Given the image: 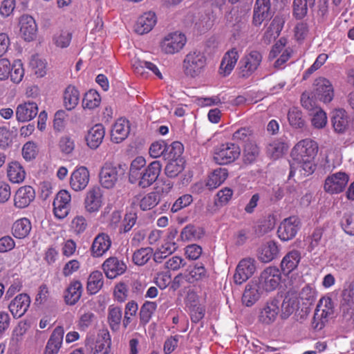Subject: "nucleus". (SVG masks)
I'll return each instance as SVG.
<instances>
[{"mask_svg": "<svg viewBox=\"0 0 354 354\" xmlns=\"http://www.w3.org/2000/svg\"><path fill=\"white\" fill-rule=\"evenodd\" d=\"M281 279V274L279 269L270 266L261 273L258 284L263 292H271L279 286Z\"/></svg>", "mask_w": 354, "mask_h": 354, "instance_id": "0eeeda50", "label": "nucleus"}, {"mask_svg": "<svg viewBox=\"0 0 354 354\" xmlns=\"http://www.w3.org/2000/svg\"><path fill=\"white\" fill-rule=\"evenodd\" d=\"M64 335V328L56 327L46 343L44 354H57L62 345Z\"/></svg>", "mask_w": 354, "mask_h": 354, "instance_id": "5701e85b", "label": "nucleus"}, {"mask_svg": "<svg viewBox=\"0 0 354 354\" xmlns=\"http://www.w3.org/2000/svg\"><path fill=\"white\" fill-rule=\"evenodd\" d=\"M188 283H192L199 280H203L208 277L207 272L202 263H197L194 266H190L186 271Z\"/></svg>", "mask_w": 354, "mask_h": 354, "instance_id": "58836bf2", "label": "nucleus"}, {"mask_svg": "<svg viewBox=\"0 0 354 354\" xmlns=\"http://www.w3.org/2000/svg\"><path fill=\"white\" fill-rule=\"evenodd\" d=\"M72 39V33L67 30H62L54 34L53 44L58 48H64L69 46Z\"/></svg>", "mask_w": 354, "mask_h": 354, "instance_id": "864d4df0", "label": "nucleus"}, {"mask_svg": "<svg viewBox=\"0 0 354 354\" xmlns=\"http://www.w3.org/2000/svg\"><path fill=\"white\" fill-rule=\"evenodd\" d=\"M280 301L274 298L269 300L261 309L259 321L263 324H271L274 322L279 313Z\"/></svg>", "mask_w": 354, "mask_h": 354, "instance_id": "ddd939ff", "label": "nucleus"}, {"mask_svg": "<svg viewBox=\"0 0 354 354\" xmlns=\"http://www.w3.org/2000/svg\"><path fill=\"white\" fill-rule=\"evenodd\" d=\"M239 57L238 50L232 48L223 56L220 67L219 73L225 77L231 73Z\"/></svg>", "mask_w": 354, "mask_h": 354, "instance_id": "bb28decb", "label": "nucleus"}, {"mask_svg": "<svg viewBox=\"0 0 354 354\" xmlns=\"http://www.w3.org/2000/svg\"><path fill=\"white\" fill-rule=\"evenodd\" d=\"M262 60L261 54L252 50L240 61V73L244 77L250 76L259 67Z\"/></svg>", "mask_w": 354, "mask_h": 354, "instance_id": "9d476101", "label": "nucleus"}, {"mask_svg": "<svg viewBox=\"0 0 354 354\" xmlns=\"http://www.w3.org/2000/svg\"><path fill=\"white\" fill-rule=\"evenodd\" d=\"M300 227L301 221L298 217L286 218L283 220L278 227V236L283 241H290L297 235Z\"/></svg>", "mask_w": 354, "mask_h": 354, "instance_id": "6e6552de", "label": "nucleus"}, {"mask_svg": "<svg viewBox=\"0 0 354 354\" xmlns=\"http://www.w3.org/2000/svg\"><path fill=\"white\" fill-rule=\"evenodd\" d=\"M82 285L78 280L72 281L64 291V301L68 305H75L80 299Z\"/></svg>", "mask_w": 354, "mask_h": 354, "instance_id": "c756f323", "label": "nucleus"}, {"mask_svg": "<svg viewBox=\"0 0 354 354\" xmlns=\"http://www.w3.org/2000/svg\"><path fill=\"white\" fill-rule=\"evenodd\" d=\"M130 131L129 121L124 118L118 119L113 124L111 137L113 142L120 143L127 138Z\"/></svg>", "mask_w": 354, "mask_h": 354, "instance_id": "393cba45", "label": "nucleus"}, {"mask_svg": "<svg viewBox=\"0 0 354 354\" xmlns=\"http://www.w3.org/2000/svg\"><path fill=\"white\" fill-rule=\"evenodd\" d=\"M100 94L95 90H89L83 97L82 107L84 109H94L100 105Z\"/></svg>", "mask_w": 354, "mask_h": 354, "instance_id": "37998d69", "label": "nucleus"}, {"mask_svg": "<svg viewBox=\"0 0 354 354\" xmlns=\"http://www.w3.org/2000/svg\"><path fill=\"white\" fill-rule=\"evenodd\" d=\"M288 120L291 127L295 129H302L305 126V120L302 113L296 107L290 109L288 113Z\"/></svg>", "mask_w": 354, "mask_h": 354, "instance_id": "603ef678", "label": "nucleus"}, {"mask_svg": "<svg viewBox=\"0 0 354 354\" xmlns=\"http://www.w3.org/2000/svg\"><path fill=\"white\" fill-rule=\"evenodd\" d=\"M32 229V225L27 218H21L17 220L12 226V235L17 239L27 237Z\"/></svg>", "mask_w": 354, "mask_h": 354, "instance_id": "f704fd0d", "label": "nucleus"}, {"mask_svg": "<svg viewBox=\"0 0 354 354\" xmlns=\"http://www.w3.org/2000/svg\"><path fill=\"white\" fill-rule=\"evenodd\" d=\"M102 192L99 187L88 191L85 198V207L89 212H97L102 206Z\"/></svg>", "mask_w": 354, "mask_h": 354, "instance_id": "2f4dec72", "label": "nucleus"}, {"mask_svg": "<svg viewBox=\"0 0 354 354\" xmlns=\"http://www.w3.org/2000/svg\"><path fill=\"white\" fill-rule=\"evenodd\" d=\"M241 153L239 147L234 143H223L214 149V160L218 165H227L236 160Z\"/></svg>", "mask_w": 354, "mask_h": 354, "instance_id": "39448f33", "label": "nucleus"}, {"mask_svg": "<svg viewBox=\"0 0 354 354\" xmlns=\"http://www.w3.org/2000/svg\"><path fill=\"white\" fill-rule=\"evenodd\" d=\"M137 218V213L135 211L132 209L127 211L119 226V232L122 234L129 232L135 225Z\"/></svg>", "mask_w": 354, "mask_h": 354, "instance_id": "09e8293b", "label": "nucleus"}, {"mask_svg": "<svg viewBox=\"0 0 354 354\" xmlns=\"http://www.w3.org/2000/svg\"><path fill=\"white\" fill-rule=\"evenodd\" d=\"M341 310L343 317L348 321H351L354 310V292L352 289H345L342 291Z\"/></svg>", "mask_w": 354, "mask_h": 354, "instance_id": "7c9ffc66", "label": "nucleus"}, {"mask_svg": "<svg viewBox=\"0 0 354 354\" xmlns=\"http://www.w3.org/2000/svg\"><path fill=\"white\" fill-rule=\"evenodd\" d=\"M30 65L37 76L43 77L45 75L46 68V63L45 60L39 58L37 55H34L30 61Z\"/></svg>", "mask_w": 354, "mask_h": 354, "instance_id": "338daca9", "label": "nucleus"}, {"mask_svg": "<svg viewBox=\"0 0 354 354\" xmlns=\"http://www.w3.org/2000/svg\"><path fill=\"white\" fill-rule=\"evenodd\" d=\"M111 239L106 233H100L94 239L91 252L93 257H100L104 254L111 246Z\"/></svg>", "mask_w": 354, "mask_h": 354, "instance_id": "412c9836", "label": "nucleus"}, {"mask_svg": "<svg viewBox=\"0 0 354 354\" xmlns=\"http://www.w3.org/2000/svg\"><path fill=\"white\" fill-rule=\"evenodd\" d=\"M187 42L185 35L178 31L167 34L160 43V48L165 54L173 55L178 53Z\"/></svg>", "mask_w": 354, "mask_h": 354, "instance_id": "423d86ee", "label": "nucleus"}, {"mask_svg": "<svg viewBox=\"0 0 354 354\" xmlns=\"http://www.w3.org/2000/svg\"><path fill=\"white\" fill-rule=\"evenodd\" d=\"M298 302L295 297L286 296L281 305V317L283 319H288L297 308Z\"/></svg>", "mask_w": 354, "mask_h": 354, "instance_id": "a18cd8bd", "label": "nucleus"}, {"mask_svg": "<svg viewBox=\"0 0 354 354\" xmlns=\"http://www.w3.org/2000/svg\"><path fill=\"white\" fill-rule=\"evenodd\" d=\"M124 174L121 165L106 162L100 172V183L106 189L113 188Z\"/></svg>", "mask_w": 354, "mask_h": 354, "instance_id": "20e7f679", "label": "nucleus"}, {"mask_svg": "<svg viewBox=\"0 0 354 354\" xmlns=\"http://www.w3.org/2000/svg\"><path fill=\"white\" fill-rule=\"evenodd\" d=\"M314 95L325 103L330 102L333 98V88L329 80L319 77L315 82Z\"/></svg>", "mask_w": 354, "mask_h": 354, "instance_id": "2eb2a0df", "label": "nucleus"}, {"mask_svg": "<svg viewBox=\"0 0 354 354\" xmlns=\"http://www.w3.org/2000/svg\"><path fill=\"white\" fill-rule=\"evenodd\" d=\"M89 171L85 167H80L73 171L70 178L71 188L76 191L84 189L89 182Z\"/></svg>", "mask_w": 354, "mask_h": 354, "instance_id": "6ab92c4d", "label": "nucleus"}, {"mask_svg": "<svg viewBox=\"0 0 354 354\" xmlns=\"http://www.w3.org/2000/svg\"><path fill=\"white\" fill-rule=\"evenodd\" d=\"M349 180L348 174L344 172H337L328 176L324 183V190L330 194L342 192Z\"/></svg>", "mask_w": 354, "mask_h": 354, "instance_id": "f8f14e48", "label": "nucleus"}, {"mask_svg": "<svg viewBox=\"0 0 354 354\" xmlns=\"http://www.w3.org/2000/svg\"><path fill=\"white\" fill-rule=\"evenodd\" d=\"M184 150L183 145L180 142H173L170 145H167V151L165 159L181 160L179 158Z\"/></svg>", "mask_w": 354, "mask_h": 354, "instance_id": "052dcab7", "label": "nucleus"}, {"mask_svg": "<svg viewBox=\"0 0 354 354\" xmlns=\"http://www.w3.org/2000/svg\"><path fill=\"white\" fill-rule=\"evenodd\" d=\"M281 28L280 21L274 19L264 33L263 37L264 43L270 44L279 35Z\"/></svg>", "mask_w": 354, "mask_h": 354, "instance_id": "de8ad7c7", "label": "nucleus"}, {"mask_svg": "<svg viewBox=\"0 0 354 354\" xmlns=\"http://www.w3.org/2000/svg\"><path fill=\"white\" fill-rule=\"evenodd\" d=\"M157 308V304L154 301H145L140 310V322L147 324L149 322L153 313Z\"/></svg>", "mask_w": 354, "mask_h": 354, "instance_id": "bf43d9fd", "label": "nucleus"}, {"mask_svg": "<svg viewBox=\"0 0 354 354\" xmlns=\"http://www.w3.org/2000/svg\"><path fill=\"white\" fill-rule=\"evenodd\" d=\"M105 135L102 124H97L91 127L86 136L87 145L93 149H97L102 143Z\"/></svg>", "mask_w": 354, "mask_h": 354, "instance_id": "cd10ccee", "label": "nucleus"}, {"mask_svg": "<svg viewBox=\"0 0 354 354\" xmlns=\"http://www.w3.org/2000/svg\"><path fill=\"white\" fill-rule=\"evenodd\" d=\"M323 235V230L321 228H316L313 232L312 234L310 235L306 241L308 242V248L307 250L309 252H313L315 250L317 249L319 246L322 241V237Z\"/></svg>", "mask_w": 354, "mask_h": 354, "instance_id": "e2e57ef3", "label": "nucleus"}, {"mask_svg": "<svg viewBox=\"0 0 354 354\" xmlns=\"http://www.w3.org/2000/svg\"><path fill=\"white\" fill-rule=\"evenodd\" d=\"M162 169V165L158 160L151 162L139 176L137 181L139 186L142 188L151 185L158 178Z\"/></svg>", "mask_w": 354, "mask_h": 354, "instance_id": "9b49d317", "label": "nucleus"}, {"mask_svg": "<svg viewBox=\"0 0 354 354\" xmlns=\"http://www.w3.org/2000/svg\"><path fill=\"white\" fill-rule=\"evenodd\" d=\"M26 173L22 165L17 162H11L7 168V176L9 180L13 183H21L26 178Z\"/></svg>", "mask_w": 354, "mask_h": 354, "instance_id": "72a5a7b5", "label": "nucleus"}, {"mask_svg": "<svg viewBox=\"0 0 354 354\" xmlns=\"http://www.w3.org/2000/svg\"><path fill=\"white\" fill-rule=\"evenodd\" d=\"M301 252L297 250L288 252L282 259L281 268L283 274H288L297 267L301 261Z\"/></svg>", "mask_w": 354, "mask_h": 354, "instance_id": "a878e982", "label": "nucleus"}, {"mask_svg": "<svg viewBox=\"0 0 354 354\" xmlns=\"http://www.w3.org/2000/svg\"><path fill=\"white\" fill-rule=\"evenodd\" d=\"M272 16L270 0H256L254 14L253 24L258 26L265 20L270 19Z\"/></svg>", "mask_w": 354, "mask_h": 354, "instance_id": "dca6fc26", "label": "nucleus"}, {"mask_svg": "<svg viewBox=\"0 0 354 354\" xmlns=\"http://www.w3.org/2000/svg\"><path fill=\"white\" fill-rule=\"evenodd\" d=\"M333 125L335 131L343 133L347 129L348 120L347 113L344 110H336L332 119Z\"/></svg>", "mask_w": 354, "mask_h": 354, "instance_id": "a19ab883", "label": "nucleus"}, {"mask_svg": "<svg viewBox=\"0 0 354 354\" xmlns=\"http://www.w3.org/2000/svg\"><path fill=\"white\" fill-rule=\"evenodd\" d=\"M104 285V277L102 272L95 270L92 272L87 281V290L90 294H95L100 291Z\"/></svg>", "mask_w": 354, "mask_h": 354, "instance_id": "ea45409f", "label": "nucleus"}, {"mask_svg": "<svg viewBox=\"0 0 354 354\" xmlns=\"http://www.w3.org/2000/svg\"><path fill=\"white\" fill-rule=\"evenodd\" d=\"M122 310L119 307H109L108 320L112 330H117L122 319Z\"/></svg>", "mask_w": 354, "mask_h": 354, "instance_id": "13d9d810", "label": "nucleus"}, {"mask_svg": "<svg viewBox=\"0 0 354 354\" xmlns=\"http://www.w3.org/2000/svg\"><path fill=\"white\" fill-rule=\"evenodd\" d=\"M256 270L254 260L245 258L239 261L233 277L234 283L241 285L251 277Z\"/></svg>", "mask_w": 354, "mask_h": 354, "instance_id": "1a4fd4ad", "label": "nucleus"}, {"mask_svg": "<svg viewBox=\"0 0 354 354\" xmlns=\"http://www.w3.org/2000/svg\"><path fill=\"white\" fill-rule=\"evenodd\" d=\"M175 250L174 244L167 243L158 248L153 254V260L156 263H161L162 261L174 252Z\"/></svg>", "mask_w": 354, "mask_h": 354, "instance_id": "0e129e2a", "label": "nucleus"}, {"mask_svg": "<svg viewBox=\"0 0 354 354\" xmlns=\"http://www.w3.org/2000/svg\"><path fill=\"white\" fill-rule=\"evenodd\" d=\"M157 22L155 12L149 11L142 15L137 20L135 25V31L139 35H143L150 32Z\"/></svg>", "mask_w": 354, "mask_h": 354, "instance_id": "b1692460", "label": "nucleus"}, {"mask_svg": "<svg viewBox=\"0 0 354 354\" xmlns=\"http://www.w3.org/2000/svg\"><path fill=\"white\" fill-rule=\"evenodd\" d=\"M9 75L11 81L15 84L20 83L24 76V68L21 60L17 59L13 62Z\"/></svg>", "mask_w": 354, "mask_h": 354, "instance_id": "680f3d73", "label": "nucleus"}, {"mask_svg": "<svg viewBox=\"0 0 354 354\" xmlns=\"http://www.w3.org/2000/svg\"><path fill=\"white\" fill-rule=\"evenodd\" d=\"M87 221L83 216L77 215L75 216L71 223V228L76 234L83 233L87 228Z\"/></svg>", "mask_w": 354, "mask_h": 354, "instance_id": "774afa93", "label": "nucleus"}, {"mask_svg": "<svg viewBox=\"0 0 354 354\" xmlns=\"http://www.w3.org/2000/svg\"><path fill=\"white\" fill-rule=\"evenodd\" d=\"M288 146L286 143L277 140L268 145L267 147L268 155L272 159H278L287 151Z\"/></svg>", "mask_w": 354, "mask_h": 354, "instance_id": "3c124183", "label": "nucleus"}, {"mask_svg": "<svg viewBox=\"0 0 354 354\" xmlns=\"http://www.w3.org/2000/svg\"><path fill=\"white\" fill-rule=\"evenodd\" d=\"M146 160L142 156L136 157L131 163L129 169V181L131 183H136L139 176L142 173V168L145 165Z\"/></svg>", "mask_w": 354, "mask_h": 354, "instance_id": "79ce46f5", "label": "nucleus"}, {"mask_svg": "<svg viewBox=\"0 0 354 354\" xmlns=\"http://www.w3.org/2000/svg\"><path fill=\"white\" fill-rule=\"evenodd\" d=\"M334 306L330 297H322L318 302L312 321V327L317 330L324 328L333 317Z\"/></svg>", "mask_w": 354, "mask_h": 354, "instance_id": "7ed1b4c3", "label": "nucleus"}, {"mask_svg": "<svg viewBox=\"0 0 354 354\" xmlns=\"http://www.w3.org/2000/svg\"><path fill=\"white\" fill-rule=\"evenodd\" d=\"M167 151V144L163 140L156 141L153 142L149 150V153L151 157L156 158L162 156L165 158V155Z\"/></svg>", "mask_w": 354, "mask_h": 354, "instance_id": "69168bd1", "label": "nucleus"}, {"mask_svg": "<svg viewBox=\"0 0 354 354\" xmlns=\"http://www.w3.org/2000/svg\"><path fill=\"white\" fill-rule=\"evenodd\" d=\"M207 59L204 52L198 50L189 51L183 61V71L190 78L200 77L205 71Z\"/></svg>", "mask_w": 354, "mask_h": 354, "instance_id": "f03ea898", "label": "nucleus"}, {"mask_svg": "<svg viewBox=\"0 0 354 354\" xmlns=\"http://www.w3.org/2000/svg\"><path fill=\"white\" fill-rule=\"evenodd\" d=\"M30 304V299L27 294H19L11 301L8 308L14 318H19L26 313Z\"/></svg>", "mask_w": 354, "mask_h": 354, "instance_id": "f3484780", "label": "nucleus"}, {"mask_svg": "<svg viewBox=\"0 0 354 354\" xmlns=\"http://www.w3.org/2000/svg\"><path fill=\"white\" fill-rule=\"evenodd\" d=\"M38 113V106L34 102L19 104L16 109L15 115L18 122H24L32 120Z\"/></svg>", "mask_w": 354, "mask_h": 354, "instance_id": "aec40b11", "label": "nucleus"}, {"mask_svg": "<svg viewBox=\"0 0 354 354\" xmlns=\"http://www.w3.org/2000/svg\"><path fill=\"white\" fill-rule=\"evenodd\" d=\"M35 196V191L32 187H21L15 195V205L19 208H24L33 201Z\"/></svg>", "mask_w": 354, "mask_h": 354, "instance_id": "c85d7f7f", "label": "nucleus"}, {"mask_svg": "<svg viewBox=\"0 0 354 354\" xmlns=\"http://www.w3.org/2000/svg\"><path fill=\"white\" fill-rule=\"evenodd\" d=\"M80 100V92L72 85H68L64 91V105L67 110H72L76 107Z\"/></svg>", "mask_w": 354, "mask_h": 354, "instance_id": "e433bc0d", "label": "nucleus"}, {"mask_svg": "<svg viewBox=\"0 0 354 354\" xmlns=\"http://www.w3.org/2000/svg\"><path fill=\"white\" fill-rule=\"evenodd\" d=\"M318 151L317 142L306 138L298 142L293 147L291 156L293 161L290 164L289 177L294 176L296 172L300 176H309L315 169L314 159Z\"/></svg>", "mask_w": 354, "mask_h": 354, "instance_id": "f257e3e1", "label": "nucleus"}, {"mask_svg": "<svg viewBox=\"0 0 354 354\" xmlns=\"http://www.w3.org/2000/svg\"><path fill=\"white\" fill-rule=\"evenodd\" d=\"M286 40L280 39L272 47L269 53V59H273L277 57V59L274 64L276 68H281L283 65L289 59L291 55V50L285 47Z\"/></svg>", "mask_w": 354, "mask_h": 354, "instance_id": "4468645a", "label": "nucleus"}, {"mask_svg": "<svg viewBox=\"0 0 354 354\" xmlns=\"http://www.w3.org/2000/svg\"><path fill=\"white\" fill-rule=\"evenodd\" d=\"M20 33L26 41H32L37 35V28L35 19L29 15H23L19 20Z\"/></svg>", "mask_w": 354, "mask_h": 354, "instance_id": "4be33fe9", "label": "nucleus"}, {"mask_svg": "<svg viewBox=\"0 0 354 354\" xmlns=\"http://www.w3.org/2000/svg\"><path fill=\"white\" fill-rule=\"evenodd\" d=\"M134 68V71L136 73L143 75L145 73V69H147L151 71L154 75H156L159 79H162V76L159 69L154 64L150 62L146 61H138L135 62L133 64Z\"/></svg>", "mask_w": 354, "mask_h": 354, "instance_id": "49530a36", "label": "nucleus"}, {"mask_svg": "<svg viewBox=\"0 0 354 354\" xmlns=\"http://www.w3.org/2000/svg\"><path fill=\"white\" fill-rule=\"evenodd\" d=\"M153 254L151 248H142L137 250L133 255V261L138 266H143L148 262Z\"/></svg>", "mask_w": 354, "mask_h": 354, "instance_id": "5fc2aeb1", "label": "nucleus"}, {"mask_svg": "<svg viewBox=\"0 0 354 354\" xmlns=\"http://www.w3.org/2000/svg\"><path fill=\"white\" fill-rule=\"evenodd\" d=\"M315 0H294L293 14L299 19H303L307 14L308 6H313Z\"/></svg>", "mask_w": 354, "mask_h": 354, "instance_id": "c03bdc74", "label": "nucleus"}, {"mask_svg": "<svg viewBox=\"0 0 354 354\" xmlns=\"http://www.w3.org/2000/svg\"><path fill=\"white\" fill-rule=\"evenodd\" d=\"M169 162L165 167V174L169 178H174L178 175L183 169V160L169 159Z\"/></svg>", "mask_w": 354, "mask_h": 354, "instance_id": "4d7b16f0", "label": "nucleus"}, {"mask_svg": "<svg viewBox=\"0 0 354 354\" xmlns=\"http://www.w3.org/2000/svg\"><path fill=\"white\" fill-rule=\"evenodd\" d=\"M279 253L277 243L270 241L262 245L259 252V258L262 262L268 263L275 259Z\"/></svg>", "mask_w": 354, "mask_h": 354, "instance_id": "c9c22d12", "label": "nucleus"}, {"mask_svg": "<svg viewBox=\"0 0 354 354\" xmlns=\"http://www.w3.org/2000/svg\"><path fill=\"white\" fill-rule=\"evenodd\" d=\"M259 148L254 142L246 143L243 149V159L246 163L254 162L259 155Z\"/></svg>", "mask_w": 354, "mask_h": 354, "instance_id": "6e6d98bb", "label": "nucleus"}, {"mask_svg": "<svg viewBox=\"0 0 354 354\" xmlns=\"http://www.w3.org/2000/svg\"><path fill=\"white\" fill-rule=\"evenodd\" d=\"M228 173L225 169L218 168L208 176L205 186L212 190L220 186L227 178Z\"/></svg>", "mask_w": 354, "mask_h": 354, "instance_id": "4c0bfd02", "label": "nucleus"}, {"mask_svg": "<svg viewBox=\"0 0 354 354\" xmlns=\"http://www.w3.org/2000/svg\"><path fill=\"white\" fill-rule=\"evenodd\" d=\"M263 292L258 283L252 282L247 284L242 297L243 304L246 306H252L259 300Z\"/></svg>", "mask_w": 354, "mask_h": 354, "instance_id": "473e14b6", "label": "nucleus"}, {"mask_svg": "<svg viewBox=\"0 0 354 354\" xmlns=\"http://www.w3.org/2000/svg\"><path fill=\"white\" fill-rule=\"evenodd\" d=\"M160 201V196L158 192H151L145 195L140 201L141 209L146 211L151 209L156 206Z\"/></svg>", "mask_w": 354, "mask_h": 354, "instance_id": "8fccbe9b", "label": "nucleus"}, {"mask_svg": "<svg viewBox=\"0 0 354 354\" xmlns=\"http://www.w3.org/2000/svg\"><path fill=\"white\" fill-rule=\"evenodd\" d=\"M102 269L107 278L114 279L126 271L127 266L122 261L112 257L104 262Z\"/></svg>", "mask_w": 354, "mask_h": 354, "instance_id": "a211bd4d", "label": "nucleus"}]
</instances>
